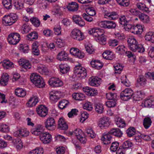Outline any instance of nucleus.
<instances>
[{
    "label": "nucleus",
    "mask_w": 154,
    "mask_h": 154,
    "mask_svg": "<svg viewBox=\"0 0 154 154\" xmlns=\"http://www.w3.org/2000/svg\"><path fill=\"white\" fill-rule=\"evenodd\" d=\"M38 102V97L36 96H33L30 97L27 103L28 106L29 107L34 106Z\"/></svg>",
    "instance_id": "25"
},
{
    "label": "nucleus",
    "mask_w": 154,
    "mask_h": 154,
    "mask_svg": "<svg viewBox=\"0 0 154 154\" xmlns=\"http://www.w3.org/2000/svg\"><path fill=\"white\" fill-rule=\"evenodd\" d=\"M101 26L102 27L104 28L113 29L115 28L116 25L113 21L107 20L102 22Z\"/></svg>",
    "instance_id": "15"
},
{
    "label": "nucleus",
    "mask_w": 154,
    "mask_h": 154,
    "mask_svg": "<svg viewBox=\"0 0 154 154\" xmlns=\"http://www.w3.org/2000/svg\"><path fill=\"white\" fill-rule=\"evenodd\" d=\"M8 75L6 73H4L2 75L1 79L0 80V84L2 86H5L8 83Z\"/></svg>",
    "instance_id": "30"
},
{
    "label": "nucleus",
    "mask_w": 154,
    "mask_h": 154,
    "mask_svg": "<svg viewBox=\"0 0 154 154\" xmlns=\"http://www.w3.org/2000/svg\"><path fill=\"white\" fill-rule=\"evenodd\" d=\"M109 119L106 117L101 118L99 120L98 125L101 128H106L110 125Z\"/></svg>",
    "instance_id": "11"
},
{
    "label": "nucleus",
    "mask_w": 154,
    "mask_h": 154,
    "mask_svg": "<svg viewBox=\"0 0 154 154\" xmlns=\"http://www.w3.org/2000/svg\"><path fill=\"white\" fill-rule=\"evenodd\" d=\"M73 133L77 138L82 143H86V140L84 136L82 130L79 129H76L73 131Z\"/></svg>",
    "instance_id": "12"
},
{
    "label": "nucleus",
    "mask_w": 154,
    "mask_h": 154,
    "mask_svg": "<svg viewBox=\"0 0 154 154\" xmlns=\"http://www.w3.org/2000/svg\"><path fill=\"white\" fill-rule=\"evenodd\" d=\"M137 8L140 10L146 12H149L148 8H147L145 5L143 3H139L137 4Z\"/></svg>",
    "instance_id": "42"
},
{
    "label": "nucleus",
    "mask_w": 154,
    "mask_h": 154,
    "mask_svg": "<svg viewBox=\"0 0 154 154\" xmlns=\"http://www.w3.org/2000/svg\"><path fill=\"white\" fill-rule=\"evenodd\" d=\"M69 104V102L68 100L63 99L60 101L58 106L60 109H63L65 108Z\"/></svg>",
    "instance_id": "38"
},
{
    "label": "nucleus",
    "mask_w": 154,
    "mask_h": 154,
    "mask_svg": "<svg viewBox=\"0 0 154 154\" xmlns=\"http://www.w3.org/2000/svg\"><path fill=\"white\" fill-rule=\"evenodd\" d=\"M152 122L151 119L149 117H145L143 121V125L145 129L149 128L151 125Z\"/></svg>",
    "instance_id": "33"
},
{
    "label": "nucleus",
    "mask_w": 154,
    "mask_h": 154,
    "mask_svg": "<svg viewBox=\"0 0 154 154\" xmlns=\"http://www.w3.org/2000/svg\"><path fill=\"white\" fill-rule=\"evenodd\" d=\"M43 149L41 148H37L30 151L29 154H43Z\"/></svg>",
    "instance_id": "57"
},
{
    "label": "nucleus",
    "mask_w": 154,
    "mask_h": 154,
    "mask_svg": "<svg viewBox=\"0 0 154 154\" xmlns=\"http://www.w3.org/2000/svg\"><path fill=\"white\" fill-rule=\"evenodd\" d=\"M22 29L23 30L22 31V33L24 34L28 33L31 28L26 24H24L22 26Z\"/></svg>",
    "instance_id": "61"
},
{
    "label": "nucleus",
    "mask_w": 154,
    "mask_h": 154,
    "mask_svg": "<svg viewBox=\"0 0 154 154\" xmlns=\"http://www.w3.org/2000/svg\"><path fill=\"white\" fill-rule=\"evenodd\" d=\"M116 124L118 127L120 128H124L126 126V124L124 120L121 118H118L117 119Z\"/></svg>",
    "instance_id": "40"
},
{
    "label": "nucleus",
    "mask_w": 154,
    "mask_h": 154,
    "mask_svg": "<svg viewBox=\"0 0 154 154\" xmlns=\"http://www.w3.org/2000/svg\"><path fill=\"white\" fill-rule=\"evenodd\" d=\"M2 3L7 9H9L12 8L11 0H3Z\"/></svg>",
    "instance_id": "43"
},
{
    "label": "nucleus",
    "mask_w": 154,
    "mask_h": 154,
    "mask_svg": "<svg viewBox=\"0 0 154 154\" xmlns=\"http://www.w3.org/2000/svg\"><path fill=\"white\" fill-rule=\"evenodd\" d=\"M83 91L86 94L89 96H94L97 94V90L88 87L84 88Z\"/></svg>",
    "instance_id": "21"
},
{
    "label": "nucleus",
    "mask_w": 154,
    "mask_h": 154,
    "mask_svg": "<svg viewBox=\"0 0 154 154\" xmlns=\"http://www.w3.org/2000/svg\"><path fill=\"white\" fill-rule=\"evenodd\" d=\"M9 126L5 124H2L0 125V131L4 133H7L9 131Z\"/></svg>",
    "instance_id": "60"
},
{
    "label": "nucleus",
    "mask_w": 154,
    "mask_h": 154,
    "mask_svg": "<svg viewBox=\"0 0 154 154\" xmlns=\"http://www.w3.org/2000/svg\"><path fill=\"white\" fill-rule=\"evenodd\" d=\"M144 27L140 25H137L136 26H133L131 32L135 34H140L143 31Z\"/></svg>",
    "instance_id": "24"
},
{
    "label": "nucleus",
    "mask_w": 154,
    "mask_h": 154,
    "mask_svg": "<svg viewBox=\"0 0 154 154\" xmlns=\"http://www.w3.org/2000/svg\"><path fill=\"white\" fill-rule=\"evenodd\" d=\"M31 81L36 86L39 88H43L45 84L43 79L40 76L36 73L32 74L30 77Z\"/></svg>",
    "instance_id": "5"
},
{
    "label": "nucleus",
    "mask_w": 154,
    "mask_h": 154,
    "mask_svg": "<svg viewBox=\"0 0 154 154\" xmlns=\"http://www.w3.org/2000/svg\"><path fill=\"white\" fill-rule=\"evenodd\" d=\"M39 137L41 141L45 144L49 143L51 140V136L48 132L42 133Z\"/></svg>",
    "instance_id": "14"
},
{
    "label": "nucleus",
    "mask_w": 154,
    "mask_h": 154,
    "mask_svg": "<svg viewBox=\"0 0 154 154\" xmlns=\"http://www.w3.org/2000/svg\"><path fill=\"white\" fill-rule=\"evenodd\" d=\"M19 49L24 53H27L29 51V46L26 44H21L20 45Z\"/></svg>",
    "instance_id": "56"
},
{
    "label": "nucleus",
    "mask_w": 154,
    "mask_h": 154,
    "mask_svg": "<svg viewBox=\"0 0 154 154\" xmlns=\"http://www.w3.org/2000/svg\"><path fill=\"white\" fill-rule=\"evenodd\" d=\"M28 39L30 40L36 39L38 38V34L36 32H32L27 35Z\"/></svg>",
    "instance_id": "55"
},
{
    "label": "nucleus",
    "mask_w": 154,
    "mask_h": 154,
    "mask_svg": "<svg viewBox=\"0 0 154 154\" xmlns=\"http://www.w3.org/2000/svg\"><path fill=\"white\" fill-rule=\"evenodd\" d=\"M127 42L129 47L132 51L140 53H142L144 51L145 49L143 46L138 44L136 39L133 37L129 38Z\"/></svg>",
    "instance_id": "1"
},
{
    "label": "nucleus",
    "mask_w": 154,
    "mask_h": 154,
    "mask_svg": "<svg viewBox=\"0 0 154 154\" xmlns=\"http://www.w3.org/2000/svg\"><path fill=\"white\" fill-rule=\"evenodd\" d=\"M115 69V73L120 74L122 71L123 67L119 63L115 64L114 66Z\"/></svg>",
    "instance_id": "47"
},
{
    "label": "nucleus",
    "mask_w": 154,
    "mask_h": 154,
    "mask_svg": "<svg viewBox=\"0 0 154 154\" xmlns=\"http://www.w3.org/2000/svg\"><path fill=\"white\" fill-rule=\"evenodd\" d=\"M142 106L148 108L152 107L154 105V97L151 96L145 99L142 103Z\"/></svg>",
    "instance_id": "13"
},
{
    "label": "nucleus",
    "mask_w": 154,
    "mask_h": 154,
    "mask_svg": "<svg viewBox=\"0 0 154 154\" xmlns=\"http://www.w3.org/2000/svg\"><path fill=\"white\" fill-rule=\"evenodd\" d=\"M43 126L41 125H38L31 130V133L35 135H40L42 133Z\"/></svg>",
    "instance_id": "17"
},
{
    "label": "nucleus",
    "mask_w": 154,
    "mask_h": 154,
    "mask_svg": "<svg viewBox=\"0 0 154 154\" xmlns=\"http://www.w3.org/2000/svg\"><path fill=\"white\" fill-rule=\"evenodd\" d=\"M105 17L110 20H115L118 18V15L115 12H112L111 13H106L104 15Z\"/></svg>",
    "instance_id": "31"
},
{
    "label": "nucleus",
    "mask_w": 154,
    "mask_h": 154,
    "mask_svg": "<svg viewBox=\"0 0 154 154\" xmlns=\"http://www.w3.org/2000/svg\"><path fill=\"white\" fill-rule=\"evenodd\" d=\"M57 0H39V2L40 4H41L42 5V6L43 8H47V3L46 2L48 1V2L52 3L55 2Z\"/></svg>",
    "instance_id": "59"
},
{
    "label": "nucleus",
    "mask_w": 154,
    "mask_h": 154,
    "mask_svg": "<svg viewBox=\"0 0 154 154\" xmlns=\"http://www.w3.org/2000/svg\"><path fill=\"white\" fill-rule=\"evenodd\" d=\"M79 5L75 2H72L69 3L67 6L68 10L71 11H76L78 10Z\"/></svg>",
    "instance_id": "27"
},
{
    "label": "nucleus",
    "mask_w": 154,
    "mask_h": 154,
    "mask_svg": "<svg viewBox=\"0 0 154 154\" xmlns=\"http://www.w3.org/2000/svg\"><path fill=\"white\" fill-rule=\"evenodd\" d=\"M119 4L121 6L127 7L130 4L129 0H116Z\"/></svg>",
    "instance_id": "44"
},
{
    "label": "nucleus",
    "mask_w": 154,
    "mask_h": 154,
    "mask_svg": "<svg viewBox=\"0 0 154 154\" xmlns=\"http://www.w3.org/2000/svg\"><path fill=\"white\" fill-rule=\"evenodd\" d=\"M118 99H116L110 101H108L106 103V105L109 108L115 107L116 104V101Z\"/></svg>",
    "instance_id": "48"
},
{
    "label": "nucleus",
    "mask_w": 154,
    "mask_h": 154,
    "mask_svg": "<svg viewBox=\"0 0 154 154\" xmlns=\"http://www.w3.org/2000/svg\"><path fill=\"white\" fill-rule=\"evenodd\" d=\"M15 93L16 95L22 97L25 96L26 94V91L20 88H17L15 90Z\"/></svg>",
    "instance_id": "36"
},
{
    "label": "nucleus",
    "mask_w": 154,
    "mask_h": 154,
    "mask_svg": "<svg viewBox=\"0 0 154 154\" xmlns=\"http://www.w3.org/2000/svg\"><path fill=\"white\" fill-rule=\"evenodd\" d=\"M126 133L128 137H132L135 134L136 129L133 127H130L126 130Z\"/></svg>",
    "instance_id": "37"
},
{
    "label": "nucleus",
    "mask_w": 154,
    "mask_h": 154,
    "mask_svg": "<svg viewBox=\"0 0 154 154\" xmlns=\"http://www.w3.org/2000/svg\"><path fill=\"white\" fill-rule=\"evenodd\" d=\"M109 133L118 137H122V132L118 128H112L109 131Z\"/></svg>",
    "instance_id": "23"
},
{
    "label": "nucleus",
    "mask_w": 154,
    "mask_h": 154,
    "mask_svg": "<svg viewBox=\"0 0 154 154\" xmlns=\"http://www.w3.org/2000/svg\"><path fill=\"white\" fill-rule=\"evenodd\" d=\"M139 18L144 23H147L149 21V17L143 14H141L140 15H139Z\"/></svg>",
    "instance_id": "49"
},
{
    "label": "nucleus",
    "mask_w": 154,
    "mask_h": 154,
    "mask_svg": "<svg viewBox=\"0 0 154 154\" xmlns=\"http://www.w3.org/2000/svg\"><path fill=\"white\" fill-rule=\"evenodd\" d=\"M78 112V110L76 109H72L71 111L69 112L68 114V116L69 117H72L74 115H77V113Z\"/></svg>",
    "instance_id": "64"
},
{
    "label": "nucleus",
    "mask_w": 154,
    "mask_h": 154,
    "mask_svg": "<svg viewBox=\"0 0 154 154\" xmlns=\"http://www.w3.org/2000/svg\"><path fill=\"white\" fill-rule=\"evenodd\" d=\"M137 94L134 96V92L130 88H127L124 90L120 94L121 99L125 101H127L133 97V100L137 101L139 100L137 96Z\"/></svg>",
    "instance_id": "4"
},
{
    "label": "nucleus",
    "mask_w": 154,
    "mask_h": 154,
    "mask_svg": "<svg viewBox=\"0 0 154 154\" xmlns=\"http://www.w3.org/2000/svg\"><path fill=\"white\" fill-rule=\"evenodd\" d=\"M21 64L22 67L26 69L31 68V65L28 60H24L21 62Z\"/></svg>",
    "instance_id": "50"
},
{
    "label": "nucleus",
    "mask_w": 154,
    "mask_h": 154,
    "mask_svg": "<svg viewBox=\"0 0 154 154\" xmlns=\"http://www.w3.org/2000/svg\"><path fill=\"white\" fill-rule=\"evenodd\" d=\"M89 34L92 35L93 36L97 37L99 42L101 44H105L106 39L104 37V30L100 29L99 28H93L88 31Z\"/></svg>",
    "instance_id": "3"
},
{
    "label": "nucleus",
    "mask_w": 154,
    "mask_h": 154,
    "mask_svg": "<svg viewBox=\"0 0 154 154\" xmlns=\"http://www.w3.org/2000/svg\"><path fill=\"white\" fill-rule=\"evenodd\" d=\"M101 79L97 77L92 76L89 79L88 83L92 86H99L100 84Z\"/></svg>",
    "instance_id": "18"
},
{
    "label": "nucleus",
    "mask_w": 154,
    "mask_h": 154,
    "mask_svg": "<svg viewBox=\"0 0 154 154\" xmlns=\"http://www.w3.org/2000/svg\"><path fill=\"white\" fill-rule=\"evenodd\" d=\"M106 97L107 99L110 100L118 99L117 94L116 93L109 92L106 94Z\"/></svg>",
    "instance_id": "46"
},
{
    "label": "nucleus",
    "mask_w": 154,
    "mask_h": 154,
    "mask_svg": "<svg viewBox=\"0 0 154 154\" xmlns=\"http://www.w3.org/2000/svg\"><path fill=\"white\" fill-rule=\"evenodd\" d=\"M59 67L60 72L63 74L67 73L70 69L69 66L66 64H61Z\"/></svg>",
    "instance_id": "32"
},
{
    "label": "nucleus",
    "mask_w": 154,
    "mask_h": 154,
    "mask_svg": "<svg viewBox=\"0 0 154 154\" xmlns=\"http://www.w3.org/2000/svg\"><path fill=\"white\" fill-rule=\"evenodd\" d=\"M91 64L92 67L98 69H100L103 66V63L98 60L91 61Z\"/></svg>",
    "instance_id": "29"
},
{
    "label": "nucleus",
    "mask_w": 154,
    "mask_h": 154,
    "mask_svg": "<svg viewBox=\"0 0 154 154\" xmlns=\"http://www.w3.org/2000/svg\"><path fill=\"white\" fill-rule=\"evenodd\" d=\"M68 54L64 51L59 52L57 55V59L59 60L66 61L68 60Z\"/></svg>",
    "instance_id": "28"
},
{
    "label": "nucleus",
    "mask_w": 154,
    "mask_h": 154,
    "mask_svg": "<svg viewBox=\"0 0 154 154\" xmlns=\"http://www.w3.org/2000/svg\"><path fill=\"white\" fill-rule=\"evenodd\" d=\"M30 21L32 23L35 27L39 26L40 22L39 20L37 17H33L30 19Z\"/></svg>",
    "instance_id": "53"
},
{
    "label": "nucleus",
    "mask_w": 154,
    "mask_h": 154,
    "mask_svg": "<svg viewBox=\"0 0 154 154\" xmlns=\"http://www.w3.org/2000/svg\"><path fill=\"white\" fill-rule=\"evenodd\" d=\"M133 146L132 143L129 140H126L124 141L122 143V146L119 147L123 149H128L131 147Z\"/></svg>",
    "instance_id": "35"
},
{
    "label": "nucleus",
    "mask_w": 154,
    "mask_h": 154,
    "mask_svg": "<svg viewBox=\"0 0 154 154\" xmlns=\"http://www.w3.org/2000/svg\"><path fill=\"white\" fill-rule=\"evenodd\" d=\"M86 11L87 14L91 16H93L96 14L94 8L92 7L88 8L86 9Z\"/></svg>",
    "instance_id": "51"
},
{
    "label": "nucleus",
    "mask_w": 154,
    "mask_h": 154,
    "mask_svg": "<svg viewBox=\"0 0 154 154\" xmlns=\"http://www.w3.org/2000/svg\"><path fill=\"white\" fill-rule=\"evenodd\" d=\"M119 146V143L117 142H113L110 146V150L112 152H115L116 151Z\"/></svg>",
    "instance_id": "63"
},
{
    "label": "nucleus",
    "mask_w": 154,
    "mask_h": 154,
    "mask_svg": "<svg viewBox=\"0 0 154 154\" xmlns=\"http://www.w3.org/2000/svg\"><path fill=\"white\" fill-rule=\"evenodd\" d=\"M72 96L75 100H84L85 98V95L82 93H74L72 95Z\"/></svg>",
    "instance_id": "34"
},
{
    "label": "nucleus",
    "mask_w": 154,
    "mask_h": 154,
    "mask_svg": "<svg viewBox=\"0 0 154 154\" xmlns=\"http://www.w3.org/2000/svg\"><path fill=\"white\" fill-rule=\"evenodd\" d=\"M57 127L58 128L63 130H66L68 129V125L63 117H61L59 119Z\"/></svg>",
    "instance_id": "20"
},
{
    "label": "nucleus",
    "mask_w": 154,
    "mask_h": 154,
    "mask_svg": "<svg viewBox=\"0 0 154 154\" xmlns=\"http://www.w3.org/2000/svg\"><path fill=\"white\" fill-rule=\"evenodd\" d=\"M13 63H11L9 60H5L3 61L2 66L5 69H8L12 67Z\"/></svg>",
    "instance_id": "54"
},
{
    "label": "nucleus",
    "mask_w": 154,
    "mask_h": 154,
    "mask_svg": "<svg viewBox=\"0 0 154 154\" xmlns=\"http://www.w3.org/2000/svg\"><path fill=\"white\" fill-rule=\"evenodd\" d=\"M146 79L143 76H139L137 79V82L138 84L141 86L144 85L146 83Z\"/></svg>",
    "instance_id": "39"
},
{
    "label": "nucleus",
    "mask_w": 154,
    "mask_h": 154,
    "mask_svg": "<svg viewBox=\"0 0 154 154\" xmlns=\"http://www.w3.org/2000/svg\"><path fill=\"white\" fill-rule=\"evenodd\" d=\"M127 42L129 47L132 51L140 53H142L144 51L145 49L143 46L138 44L136 39L133 37L129 38Z\"/></svg>",
    "instance_id": "2"
},
{
    "label": "nucleus",
    "mask_w": 154,
    "mask_h": 154,
    "mask_svg": "<svg viewBox=\"0 0 154 154\" xmlns=\"http://www.w3.org/2000/svg\"><path fill=\"white\" fill-rule=\"evenodd\" d=\"M95 109L96 111L99 113H101L103 112V105L100 103H97L95 105Z\"/></svg>",
    "instance_id": "45"
},
{
    "label": "nucleus",
    "mask_w": 154,
    "mask_h": 154,
    "mask_svg": "<svg viewBox=\"0 0 154 154\" xmlns=\"http://www.w3.org/2000/svg\"><path fill=\"white\" fill-rule=\"evenodd\" d=\"M20 35L17 33H12L8 36V40L9 43L12 45L17 44L20 40Z\"/></svg>",
    "instance_id": "7"
},
{
    "label": "nucleus",
    "mask_w": 154,
    "mask_h": 154,
    "mask_svg": "<svg viewBox=\"0 0 154 154\" xmlns=\"http://www.w3.org/2000/svg\"><path fill=\"white\" fill-rule=\"evenodd\" d=\"M70 35L72 38L78 41L82 40L84 38L83 34L80 30L76 29L72 31Z\"/></svg>",
    "instance_id": "6"
},
{
    "label": "nucleus",
    "mask_w": 154,
    "mask_h": 154,
    "mask_svg": "<svg viewBox=\"0 0 154 154\" xmlns=\"http://www.w3.org/2000/svg\"><path fill=\"white\" fill-rule=\"evenodd\" d=\"M45 126L48 130L51 131L54 130L56 126L55 120L52 117H48L45 122Z\"/></svg>",
    "instance_id": "9"
},
{
    "label": "nucleus",
    "mask_w": 154,
    "mask_h": 154,
    "mask_svg": "<svg viewBox=\"0 0 154 154\" xmlns=\"http://www.w3.org/2000/svg\"><path fill=\"white\" fill-rule=\"evenodd\" d=\"M12 142L14 144L17 145L18 149H21L22 147V143L20 139L18 138L14 139L13 140Z\"/></svg>",
    "instance_id": "52"
},
{
    "label": "nucleus",
    "mask_w": 154,
    "mask_h": 154,
    "mask_svg": "<svg viewBox=\"0 0 154 154\" xmlns=\"http://www.w3.org/2000/svg\"><path fill=\"white\" fill-rule=\"evenodd\" d=\"M72 19L74 22L80 26L82 27L85 24V22L82 18L79 15H74L72 17Z\"/></svg>",
    "instance_id": "22"
},
{
    "label": "nucleus",
    "mask_w": 154,
    "mask_h": 154,
    "mask_svg": "<svg viewBox=\"0 0 154 154\" xmlns=\"http://www.w3.org/2000/svg\"><path fill=\"white\" fill-rule=\"evenodd\" d=\"M38 114L40 117H45L48 113V110L45 106L41 105L36 109Z\"/></svg>",
    "instance_id": "16"
},
{
    "label": "nucleus",
    "mask_w": 154,
    "mask_h": 154,
    "mask_svg": "<svg viewBox=\"0 0 154 154\" xmlns=\"http://www.w3.org/2000/svg\"><path fill=\"white\" fill-rule=\"evenodd\" d=\"M146 40L149 41L153 42L154 41V35L152 32H149L147 33L145 37Z\"/></svg>",
    "instance_id": "41"
},
{
    "label": "nucleus",
    "mask_w": 154,
    "mask_h": 154,
    "mask_svg": "<svg viewBox=\"0 0 154 154\" xmlns=\"http://www.w3.org/2000/svg\"><path fill=\"white\" fill-rule=\"evenodd\" d=\"M49 84L52 87H57L63 85V82L58 78L54 77L51 78L48 81Z\"/></svg>",
    "instance_id": "10"
},
{
    "label": "nucleus",
    "mask_w": 154,
    "mask_h": 154,
    "mask_svg": "<svg viewBox=\"0 0 154 154\" xmlns=\"http://www.w3.org/2000/svg\"><path fill=\"white\" fill-rule=\"evenodd\" d=\"M74 71L76 75H79V76L82 78H85L87 75L86 69L80 65L75 66L74 68Z\"/></svg>",
    "instance_id": "8"
},
{
    "label": "nucleus",
    "mask_w": 154,
    "mask_h": 154,
    "mask_svg": "<svg viewBox=\"0 0 154 154\" xmlns=\"http://www.w3.org/2000/svg\"><path fill=\"white\" fill-rule=\"evenodd\" d=\"M121 80L122 83L125 86L129 87L130 85V83L128 80L127 79L126 75H123L121 77Z\"/></svg>",
    "instance_id": "58"
},
{
    "label": "nucleus",
    "mask_w": 154,
    "mask_h": 154,
    "mask_svg": "<svg viewBox=\"0 0 154 154\" xmlns=\"http://www.w3.org/2000/svg\"><path fill=\"white\" fill-rule=\"evenodd\" d=\"M29 134V132L26 129L20 128L14 133V135L15 137H27Z\"/></svg>",
    "instance_id": "19"
},
{
    "label": "nucleus",
    "mask_w": 154,
    "mask_h": 154,
    "mask_svg": "<svg viewBox=\"0 0 154 154\" xmlns=\"http://www.w3.org/2000/svg\"><path fill=\"white\" fill-rule=\"evenodd\" d=\"M86 132L87 133L88 136L91 137V138H94L95 137V134L91 128L86 129Z\"/></svg>",
    "instance_id": "62"
},
{
    "label": "nucleus",
    "mask_w": 154,
    "mask_h": 154,
    "mask_svg": "<svg viewBox=\"0 0 154 154\" xmlns=\"http://www.w3.org/2000/svg\"><path fill=\"white\" fill-rule=\"evenodd\" d=\"M58 92L55 91H52L49 93V97L50 100L54 102H56L60 99L58 96Z\"/></svg>",
    "instance_id": "26"
}]
</instances>
